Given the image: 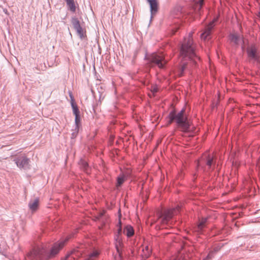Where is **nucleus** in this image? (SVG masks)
Here are the masks:
<instances>
[{"mask_svg": "<svg viewBox=\"0 0 260 260\" xmlns=\"http://www.w3.org/2000/svg\"><path fill=\"white\" fill-rule=\"evenodd\" d=\"M192 36V33L190 32L187 37L184 38L180 47L179 56L181 64L176 72V74L179 77L183 75L188 64L192 67H196L200 60V58L196 51V46L193 44Z\"/></svg>", "mask_w": 260, "mask_h": 260, "instance_id": "obj_1", "label": "nucleus"}, {"mask_svg": "<svg viewBox=\"0 0 260 260\" xmlns=\"http://www.w3.org/2000/svg\"><path fill=\"white\" fill-rule=\"evenodd\" d=\"M69 239L68 238L64 240L54 243L49 251L44 248H34L28 253V256L31 260H49L58 254Z\"/></svg>", "mask_w": 260, "mask_h": 260, "instance_id": "obj_2", "label": "nucleus"}, {"mask_svg": "<svg viewBox=\"0 0 260 260\" xmlns=\"http://www.w3.org/2000/svg\"><path fill=\"white\" fill-rule=\"evenodd\" d=\"M168 118L169 119L168 124H170L175 121L181 131L184 133L190 132V123L187 116L185 115L184 108L177 113L175 110L171 111L168 115Z\"/></svg>", "mask_w": 260, "mask_h": 260, "instance_id": "obj_3", "label": "nucleus"}, {"mask_svg": "<svg viewBox=\"0 0 260 260\" xmlns=\"http://www.w3.org/2000/svg\"><path fill=\"white\" fill-rule=\"evenodd\" d=\"M147 60V64L150 67L157 66L160 69H165L167 61L165 59L164 55L157 53H153L145 56Z\"/></svg>", "mask_w": 260, "mask_h": 260, "instance_id": "obj_4", "label": "nucleus"}, {"mask_svg": "<svg viewBox=\"0 0 260 260\" xmlns=\"http://www.w3.org/2000/svg\"><path fill=\"white\" fill-rule=\"evenodd\" d=\"M203 164L207 166L209 171H213L216 165L215 157L210 154H205V156L202 158V162H198V167H201L204 171H205V168L202 166Z\"/></svg>", "mask_w": 260, "mask_h": 260, "instance_id": "obj_5", "label": "nucleus"}, {"mask_svg": "<svg viewBox=\"0 0 260 260\" xmlns=\"http://www.w3.org/2000/svg\"><path fill=\"white\" fill-rule=\"evenodd\" d=\"M180 207H177L176 209H173L171 210H167L164 211L163 213H161L160 217L161 218V221L162 224H169L172 222V219L174 214H177V212H179Z\"/></svg>", "mask_w": 260, "mask_h": 260, "instance_id": "obj_6", "label": "nucleus"}, {"mask_svg": "<svg viewBox=\"0 0 260 260\" xmlns=\"http://www.w3.org/2000/svg\"><path fill=\"white\" fill-rule=\"evenodd\" d=\"M13 161L20 169L27 170L30 168V159L25 155L15 157Z\"/></svg>", "mask_w": 260, "mask_h": 260, "instance_id": "obj_7", "label": "nucleus"}, {"mask_svg": "<svg viewBox=\"0 0 260 260\" xmlns=\"http://www.w3.org/2000/svg\"><path fill=\"white\" fill-rule=\"evenodd\" d=\"M246 52L248 57L260 63V57L258 55V48L255 44H252L247 48Z\"/></svg>", "mask_w": 260, "mask_h": 260, "instance_id": "obj_8", "label": "nucleus"}, {"mask_svg": "<svg viewBox=\"0 0 260 260\" xmlns=\"http://www.w3.org/2000/svg\"><path fill=\"white\" fill-rule=\"evenodd\" d=\"M218 18H215L211 21L205 28L204 31L201 35L202 39L205 40L207 39H210L212 34L213 28L215 25V22L217 21Z\"/></svg>", "mask_w": 260, "mask_h": 260, "instance_id": "obj_9", "label": "nucleus"}, {"mask_svg": "<svg viewBox=\"0 0 260 260\" xmlns=\"http://www.w3.org/2000/svg\"><path fill=\"white\" fill-rule=\"evenodd\" d=\"M229 39L230 42L236 46H238L241 42L244 43L243 37L237 33L230 34L229 36Z\"/></svg>", "mask_w": 260, "mask_h": 260, "instance_id": "obj_10", "label": "nucleus"}, {"mask_svg": "<svg viewBox=\"0 0 260 260\" xmlns=\"http://www.w3.org/2000/svg\"><path fill=\"white\" fill-rule=\"evenodd\" d=\"M82 255V251L74 249L72 250L70 253L68 254L64 257L62 258L61 260H67L68 258L70 257L73 260L80 257Z\"/></svg>", "mask_w": 260, "mask_h": 260, "instance_id": "obj_11", "label": "nucleus"}, {"mask_svg": "<svg viewBox=\"0 0 260 260\" xmlns=\"http://www.w3.org/2000/svg\"><path fill=\"white\" fill-rule=\"evenodd\" d=\"M80 168L84 172L87 174L90 173V168L89 167L87 162L84 159L81 158L78 162Z\"/></svg>", "mask_w": 260, "mask_h": 260, "instance_id": "obj_12", "label": "nucleus"}, {"mask_svg": "<svg viewBox=\"0 0 260 260\" xmlns=\"http://www.w3.org/2000/svg\"><path fill=\"white\" fill-rule=\"evenodd\" d=\"M115 248L116 249V251L117 253L119 254V256L120 257L122 256V251L120 249V247H122L123 245L122 239L119 236V235H115Z\"/></svg>", "mask_w": 260, "mask_h": 260, "instance_id": "obj_13", "label": "nucleus"}, {"mask_svg": "<svg viewBox=\"0 0 260 260\" xmlns=\"http://www.w3.org/2000/svg\"><path fill=\"white\" fill-rule=\"evenodd\" d=\"M146 1L150 5L151 15L155 14L157 12L158 6L157 0H146Z\"/></svg>", "mask_w": 260, "mask_h": 260, "instance_id": "obj_14", "label": "nucleus"}, {"mask_svg": "<svg viewBox=\"0 0 260 260\" xmlns=\"http://www.w3.org/2000/svg\"><path fill=\"white\" fill-rule=\"evenodd\" d=\"M195 6H194V11L196 13L201 15V10L204 4V0H194Z\"/></svg>", "mask_w": 260, "mask_h": 260, "instance_id": "obj_15", "label": "nucleus"}, {"mask_svg": "<svg viewBox=\"0 0 260 260\" xmlns=\"http://www.w3.org/2000/svg\"><path fill=\"white\" fill-rule=\"evenodd\" d=\"M39 203V198H36L34 200H31L28 203V207L30 210L32 212L36 211L38 208Z\"/></svg>", "mask_w": 260, "mask_h": 260, "instance_id": "obj_16", "label": "nucleus"}, {"mask_svg": "<svg viewBox=\"0 0 260 260\" xmlns=\"http://www.w3.org/2000/svg\"><path fill=\"white\" fill-rule=\"evenodd\" d=\"M71 23L76 32L83 29L81 26L80 21L77 18L73 17L71 19Z\"/></svg>", "mask_w": 260, "mask_h": 260, "instance_id": "obj_17", "label": "nucleus"}, {"mask_svg": "<svg viewBox=\"0 0 260 260\" xmlns=\"http://www.w3.org/2000/svg\"><path fill=\"white\" fill-rule=\"evenodd\" d=\"M70 97L71 99V106L73 109V112L74 115L79 114H80V111L78 109V107L77 105V104L75 102V100L74 99V97L72 94L71 92H70Z\"/></svg>", "mask_w": 260, "mask_h": 260, "instance_id": "obj_18", "label": "nucleus"}, {"mask_svg": "<svg viewBox=\"0 0 260 260\" xmlns=\"http://www.w3.org/2000/svg\"><path fill=\"white\" fill-rule=\"evenodd\" d=\"M207 221V218H202V219L199 222L196 228V231L199 233H202L203 230V229L205 227L206 223Z\"/></svg>", "mask_w": 260, "mask_h": 260, "instance_id": "obj_19", "label": "nucleus"}, {"mask_svg": "<svg viewBox=\"0 0 260 260\" xmlns=\"http://www.w3.org/2000/svg\"><path fill=\"white\" fill-rule=\"evenodd\" d=\"M126 179V177L123 174H120L116 179V187H120L124 183Z\"/></svg>", "mask_w": 260, "mask_h": 260, "instance_id": "obj_20", "label": "nucleus"}, {"mask_svg": "<svg viewBox=\"0 0 260 260\" xmlns=\"http://www.w3.org/2000/svg\"><path fill=\"white\" fill-rule=\"evenodd\" d=\"M124 232H125L126 236L130 238L134 235V230L131 225H127L124 229Z\"/></svg>", "mask_w": 260, "mask_h": 260, "instance_id": "obj_21", "label": "nucleus"}, {"mask_svg": "<svg viewBox=\"0 0 260 260\" xmlns=\"http://www.w3.org/2000/svg\"><path fill=\"white\" fill-rule=\"evenodd\" d=\"M66 4L69 10L73 13H75L76 12V6L74 0L68 2Z\"/></svg>", "mask_w": 260, "mask_h": 260, "instance_id": "obj_22", "label": "nucleus"}, {"mask_svg": "<svg viewBox=\"0 0 260 260\" xmlns=\"http://www.w3.org/2000/svg\"><path fill=\"white\" fill-rule=\"evenodd\" d=\"M76 32L81 40H83L86 39V31L84 30L83 28L79 31H77Z\"/></svg>", "mask_w": 260, "mask_h": 260, "instance_id": "obj_23", "label": "nucleus"}, {"mask_svg": "<svg viewBox=\"0 0 260 260\" xmlns=\"http://www.w3.org/2000/svg\"><path fill=\"white\" fill-rule=\"evenodd\" d=\"M99 253L97 251H94L90 253L85 260H93L95 258L98 257Z\"/></svg>", "mask_w": 260, "mask_h": 260, "instance_id": "obj_24", "label": "nucleus"}, {"mask_svg": "<svg viewBox=\"0 0 260 260\" xmlns=\"http://www.w3.org/2000/svg\"><path fill=\"white\" fill-rule=\"evenodd\" d=\"M75 127L76 129H79V127L80 126V120H81L80 115V114H79L75 115Z\"/></svg>", "mask_w": 260, "mask_h": 260, "instance_id": "obj_25", "label": "nucleus"}, {"mask_svg": "<svg viewBox=\"0 0 260 260\" xmlns=\"http://www.w3.org/2000/svg\"><path fill=\"white\" fill-rule=\"evenodd\" d=\"M180 24H176L175 25L172 26L170 28V31H171L172 34H175L177 31V30L180 28Z\"/></svg>", "mask_w": 260, "mask_h": 260, "instance_id": "obj_26", "label": "nucleus"}, {"mask_svg": "<svg viewBox=\"0 0 260 260\" xmlns=\"http://www.w3.org/2000/svg\"><path fill=\"white\" fill-rule=\"evenodd\" d=\"M79 132V129H76V127H75V129L73 130V132L71 134V139H74L76 138Z\"/></svg>", "mask_w": 260, "mask_h": 260, "instance_id": "obj_27", "label": "nucleus"}, {"mask_svg": "<svg viewBox=\"0 0 260 260\" xmlns=\"http://www.w3.org/2000/svg\"><path fill=\"white\" fill-rule=\"evenodd\" d=\"M104 216L105 218H102V219L99 221L101 223L102 226H104L107 222L108 216L106 215L105 214H104Z\"/></svg>", "mask_w": 260, "mask_h": 260, "instance_id": "obj_28", "label": "nucleus"}, {"mask_svg": "<svg viewBox=\"0 0 260 260\" xmlns=\"http://www.w3.org/2000/svg\"><path fill=\"white\" fill-rule=\"evenodd\" d=\"M105 214V211H103L102 212H100L98 213V214L96 215L98 217V219L100 221L101 219H102V218H105L104 214Z\"/></svg>", "mask_w": 260, "mask_h": 260, "instance_id": "obj_29", "label": "nucleus"}, {"mask_svg": "<svg viewBox=\"0 0 260 260\" xmlns=\"http://www.w3.org/2000/svg\"><path fill=\"white\" fill-rule=\"evenodd\" d=\"M145 249L147 251V253H144V257L145 258H147L149 257V256L150 255V250H149V247L148 246H146L145 247Z\"/></svg>", "mask_w": 260, "mask_h": 260, "instance_id": "obj_30", "label": "nucleus"}, {"mask_svg": "<svg viewBox=\"0 0 260 260\" xmlns=\"http://www.w3.org/2000/svg\"><path fill=\"white\" fill-rule=\"evenodd\" d=\"M214 255V251H211L209 252V253L207 256V258L208 259H211Z\"/></svg>", "mask_w": 260, "mask_h": 260, "instance_id": "obj_31", "label": "nucleus"}, {"mask_svg": "<svg viewBox=\"0 0 260 260\" xmlns=\"http://www.w3.org/2000/svg\"><path fill=\"white\" fill-rule=\"evenodd\" d=\"M121 233H122V226L120 225L119 227H118V229L117 230V233L116 235H119V236L120 237Z\"/></svg>", "mask_w": 260, "mask_h": 260, "instance_id": "obj_32", "label": "nucleus"}, {"mask_svg": "<svg viewBox=\"0 0 260 260\" xmlns=\"http://www.w3.org/2000/svg\"><path fill=\"white\" fill-rule=\"evenodd\" d=\"M151 91L154 94L158 91V89L157 87H154L152 88Z\"/></svg>", "mask_w": 260, "mask_h": 260, "instance_id": "obj_33", "label": "nucleus"}, {"mask_svg": "<svg viewBox=\"0 0 260 260\" xmlns=\"http://www.w3.org/2000/svg\"><path fill=\"white\" fill-rule=\"evenodd\" d=\"M121 221L120 220H119V222H118V226H119L120 225L121 226Z\"/></svg>", "mask_w": 260, "mask_h": 260, "instance_id": "obj_34", "label": "nucleus"}, {"mask_svg": "<svg viewBox=\"0 0 260 260\" xmlns=\"http://www.w3.org/2000/svg\"><path fill=\"white\" fill-rule=\"evenodd\" d=\"M94 220H95V221H99V220L98 219V217H97V216H96V215L94 216Z\"/></svg>", "mask_w": 260, "mask_h": 260, "instance_id": "obj_35", "label": "nucleus"}, {"mask_svg": "<svg viewBox=\"0 0 260 260\" xmlns=\"http://www.w3.org/2000/svg\"><path fill=\"white\" fill-rule=\"evenodd\" d=\"M217 251H218V249H217V248H215L213 251L214 252V253H216Z\"/></svg>", "mask_w": 260, "mask_h": 260, "instance_id": "obj_36", "label": "nucleus"}, {"mask_svg": "<svg viewBox=\"0 0 260 260\" xmlns=\"http://www.w3.org/2000/svg\"><path fill=\"white\" fill-rule=\"evenodd\" d=\"M217 251H218V249H217V248H215L213 251L214 252V253H216Z\"/></svg>", "mask_w": 260, "mask_h": 260, "instance_id": "obj_37", "label": "nucleus"}, {"mask_svg": "<svg viewBox=\"0 0 260 260\" xmlns=\"http://www.w3.org/2000/svg\"><path fill=\"white\" fill-rule=\"evenodd\" d=\"M64 1L66 2V3H67V2H70V1H71L72 0H64Z\"/></svg>", "mask_w": 260, "mask_h": 260, "instance_id": "obj_38", "label": "nucleus"}, {"mask_svg": "<svg viewBox=\"0 0 260 260\" xmlns=\"http://www.w3.org/2000/svg\"><path fill=\"white\" fill-rule=\"evenodd\" d=\"M203 260H210V259H208L207 257H206L205 258H204Z\"/></svg>", "mask_w": 260, "mask_h": 260, "instance_id": "obj_39", "label": "nucleus"}]
</instances>
